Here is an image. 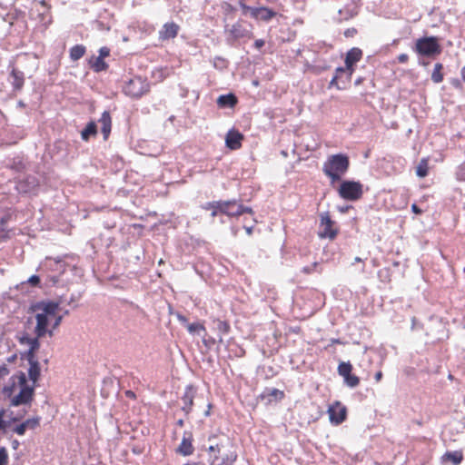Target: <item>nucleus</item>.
I'll list each match as a JSON object with an SVG mask.
<instances>
[{
    "label": "nucleus",
    "instance_id": "1a4fd4ad",
    "mask_svg": "<svg viewBox=\"0 0 465 465\" xmlns=\"http://www.w3.org/2000/svg\"><path fill=\"white\" fill-rule=\"evenodd\" d=\"M220 212L228 217H238L244 213L253 215L251 207L244 206L236 200L221 201Z\"/></svg>",
    "mask_w": 465,
    "mask_h": 465
},
{
    "label": "nucleus",
    "instance_id": "2eb2a0df",
    "mask_svg": "<svg viewBox=\"0 0 465 465\" xmlns=\"http://www.w3.org/2000/svg\"><path fill=\"white\" fill-rule=\"evenodd\" d=\"M179 30L180 26L176 23H165L162 29L159 31V39L162 42L173 39L178 35Z\"/></svg>",
    "mask_w": 465,
    "mask_h": 465
},
{
    "label": "nucleus",
    "instance_id": "79ce46f5",
    "mask_svg": "<svg viewBox=\"0 0 465 465\" xmlns=\"http://www.w3.org/2000/svg\"><path fill=\"white\" fill-rule=\"evenodd\" d=\"M110 50L107 47H101L99 50V55L97 57H102L104 60L105 57L109 56Z\"/></svg>",
    "mask_w": 465,
    "mask_h": 465
},
{
    "label": "nucleus",
    "instance_id": "4468645a",
    "mask_svg": "<svg viewBox=\"0 0 465 465\" xmlns=\"http://www.w3.org/2000/svg\"><path fill=\"white\" fill-rule=\"evenodd\" d=\"M244 136L239 131L232 129L225 137V144L231 150H239L242 147Z\"/></svg>",
    "mask_w": 465,
    "mask_h": 465
},
{
    "label": "nucleus",
    "instance_id": "473e14b6",
    "mask_svg": "<svg viewBox=\"0 0 465 465\" xmlns=\"http://www.w3.org/2000/svg\"><path fill=\"white\" fill-rule=\"evenodd\" d=\"M352 371V365L350 362H341L338 366V373L345 378L348 376Z\"/></svg>",
    "mask_w": 465,
    "mask_h": 465
},
{
    "label": "nucleus",
    "instance_id": "5fc2aeb1",
    "mask_svg": "<svg viewBox=\"0 0 465 465\" xmlns=\"http://www.w3.org/2000/svg\"><path fill=\"white\" fill-rule=\"evenodd\" d=\"M12 446H13V448H14L15 450H16V449L18 448V446H19V441H18L17 440H14L12 441Z\"/></svg>",
    "mask_w": 465,
    "mask_h": 465
},
{
    "label": "nucleus",
    "instance_id": "b1692460",
    "mask_svg": "<svg viewBox=\"0 0 465 465\" xmlns=\"http://www.w3.org/2000/svg\"><path fill=\"white\" fill-rule=\"evenodd\" d=\"M363 53L361 49L358 47H353L350 49L345 57V64H357L361 60Z\"/></svg>",
    "mask_w": 465,
    "mask_h": 465
},
{
    "label": "nucleus",
    "instance_id": "de8ad7c7",
    "mask_svg": "<svg viewBox=\"0 0 465 465\" xmlns=\"http://www.w3.org/2000/svg\"><path fill=\"white\" fill-rule=\"evenodd\" d=\"M411 211L415 213V214H421L423 213V211L421 209L419 208V206L416 204V203H413L411 205Z\"/></svg>",
    "mask_w": 465,
    "mask_h": 465
},
{
    "label": "nucleus",
    "instance_id": "58836bf2",
    "mask_svg": "<svg viewBox=\"0 0 465 465\" xmlns=\"http://www.w3.org/2000/svg\"><path fill=\"white\" fill-rule=\"evenodd\" d=\"M456 176L458 180L465 182V162L459 166Z\"/></svg>",
    "mask_w": 465,
    "mask_h": 465
},
{
    "label": "nucleus",
    "instance_id": "c9c22d12",
    "mask_svg": "<svg viewBox=\"0 0 465 465\" xmlns=\"http://www.w3.org/2000/svg\"><path fill=\"white\" fill-rule=\"evenodd\" d=\"M187 331L193 334L195 332L205 331V327L203 323L193 322L187 324Z\"/></svg>",
    "mask_w": 465,
    "mask_h": 465
},
{
    "label": "nucleus",
    "instance_id": "f3484780",
    "mask_svg": "<svg viewBox=\"0 0 465 465\" xmlns=\"http://www.w3.org/2000/svg\"><path fill=\"white\" fill-rule=\"evenodd\" d=\"M253 11L252 18L258 21L269 22L277 15L272 9L267 6L256 7Z\"/></svg>",
    "mask_w": 465,
    "mask_h": 465
},
{
    "label": "nucleus",
    "instance_id": "4be33fe9",
    "mask_svg": "<svg viewBox=\"0 0 465 465\" xmlns=\"http://www.w3.org/2000/svg\"><path fill=\"white\" fill-rule=\"evenodd\" d=\"M39 338L40 337H37L36 335H35V337L23 335L20 338V342L22 344H27L29 346L28 353L30 356H33L34 353L39 349V347H40Z\"/></svg>",
    "mask_w": 465,
    "mask_h": 465
},
{
    "label": "nucleus",
    "instance_id": "680f3d73",
    "mask_svg": "<svg viewBox=\"0 0 465 465\" xmlns=\"http://www.w3.org/2000/svg\"><path fill=\"white\" fill-rule=\"evenodd\" d=\"M212 439H215V436L209 438V440H212Z\"/></svg>",
    "mask_w": 465,
    "mask_h": 465
},
{
    "label": "nucleus",
    "instance_id": "e433bc0d",
    "mask_svg": "<svg viewBox=\"0 0 465 465\" xmlns=\"http://www.w3.org/2000/svg\"><path fill=\"white\" fill-rule=\"evenodd\" d=\"M39 375H40V371H39V367H38L37 363L32 364L29 369L30 379L34 382H35L36 380L38 379Z\"/></svg>",
    "mask_w": 465,
    "mask_h": 465
},
{
    "label": "nucleus",
    "instance_id": "e2e57ef3",
    "mask_svg": "<svg viewBox=\"0 0 465 465\" xmlns=\"http://www.w3.org/2000/svg\"><path fill=\"white\" fill-rule=\"evenodd\" d=\"M184 465H190V464L186 463V464H184Z\"/></svg>",
    "mask_w": 465,
    "mask_h": 465
},
{
    "label": "nucleus",
    "instance_id": "a18cd8bd",
    "mask_svg": "<svg viewBox=\"0 0 465 465\" xmlns=\"http://www.w3.org/2000/svg\"><path fill=\"white\" fill-rule=\"evenodd\" d=\"M398 62L401 64H405L409 61V55L407 54H401L397 57Z\"/></svg>",
    "mask_w": 465,
    "mask_h": 465
},
{
    "label": "nucleus",
    "instance_id": "9b49d317",
    "mask_svg": "<svg viewBox=\"0 0 465 465\" xmlns=\"http://www.w3.org/2000/svg\"><path fill=\"white\" fill-rule=\"evenodd\" d=\"M328 414L331 424L340 425L347 418V408L340 401H335L329 406Z\"/></svg>",
    "mask_w": 465,
    "mask_h": 465
},
{
    "label": "nucleus",
    "instance_id": "aec40b11",
    "mask_svg": "<svg viewBox=\"0 0 465 465\" xmlns=\"http://www.w3.org/2000/svg\"><path fill=\"white\" fill-rule=\"evenodd\" d=\"M194 451V447L193 446V437L191 434L188 437L183 436L178 449L177 452L183 456L192 455Z\"/></svg>",
    "mask_w": 465,
    "mask_h": 465
},
{
    "label": "nucleus",
    "instance_id": "c03bdc74",
    "mask_svg": "<svg viewBox=\"0 0 465 465\" xmlns=\"http://www.w3.org/2000/svg\"><path fill=\"white\" fill-rule=\"evenodd\" d=\"M8 374H9V369L7 368V366L5 364H2L0 366V380L4 379Z\"/></svg>",
    "mask_w": 465,
    "mask_h": 465
},
{
    "label": "nucleus",
    "instance_id": "49530a36",
    "mask_svg": "<svg viewBox=\"0 0 465 465\" xmlns=\"http://www.w3.org/2000/svg\"><path fill=\"white\" fill-rule=\"evenodd\" d=\"M264 45H265V42L262 39H257L254 42V47L257 49H261Z\"/></svg>",
    "mask_w": 465,
    "mask_h": 465
},
{
    "label": "nucleus",
    "instance_id": "6e6552de",
    "mask_svg": "<svg viewBox=\"0 0 465 465\" xmlns=\"http://www.w3.org/2000/svg\"><path fill=\"white\" fill-rule=\"evenodd\" d=\"M340 197L347 201H358L362 197L363 185L360 182L343 181L339 188Z\"/></svg>",
    "mask_w": 465,
    "mask_h": 465
},
{
    "label": "nucleus",
    "instance_id": "f704fd0d",
    "mask_svg": "<svg viewBox=\"0 0 465 465\" xmlns=\"http://www.w3.org/2000/svg\"><path fill=\"white\" fill-rule=\"evenodd\" d=\"M343 379L345 383L351 388L357 387L360 384L359 377L354 374H351V372Z\"/></svg>",
    "mask_w": 465,
    "mask_h": 465
},
{
    "label": "nucleus",
    "instance_id": "72a5a7b5",
    "mask_svg": "<svg viewBox=\"0 0 465 465\" xmlns=\"http://www.w3.org/2000/svg\"><path fill=\"white\" fill-rule=\"evenodd\" d=\"M216 328L223 335L228 334L231 331L230 323L227 321L216 320Z\"/></svg>",
    "mask_w": 465,
    "mask_h": 465
},
{
    "label": "nucleus",
    "instance_id": "13d9d810",
    "mask_svg": "<svg viewBox=\"0 0 465 465\" xmlns=\"http://www.w3.org/2000/svg\"><path fill=\"white\" fill-rule=\"evenodd\" d=\"M460 74H461L462 80L465 82V66L462 67Z\"/></svg>",
    "mask_w": 465,
    "mask_h": 465
},
{
    "label": "nucleus",
    "instance_id": "423d86ee",
    "mask_svg": "<svg viewBox=\"0 0 465 465\" xmlns=\"http://www.w3.org/2000/svg\"><path fill=\"white\" fill-rule=\"evenodd\" d=\"M149 91L150 84L141 76L130 78L123 86V93L133 99H139Z\"/></svg>",
    "mask_w": 465,
    "mask_h": 465
},
{
    "label": "nucleus",
    "instance_id": "5701e85b",
    "mask_svg": "<svg viewBox=\"0 0 465 465\" xmlns=\"http://www.w3.org/2000/svg\"><path fill=\"white\" fill-rule=\"evenodd\" d=\"M284 397V391L278 389H267L261 395V398L267 400L268 402H272V401H282Z\"/></svg>",
    "mask_w": 465,
    "mask_h": 465
},
{
    "label": "nucleus",
    "instance_id": "bb28decb",
    "mask_svg": "<svg viewBox=\"0 0 465 465\" xmlns=\"http://www.w3.org/2000/svg\"><path fill=\"white\" fill-rule=\"evenodd\" d=\"M443 460L452 462L453 465H459L463 460V453L461 450L446 452L443 456Z\"/></svg>",
    "mask_w": 465,
    "mask_h": 465
},
{
    "label": "nucleus",
    "instance_id": "603ef678",
    "mask_svg": "<svg viewBox=\"0 0 465 465\" xmlns=\"http://www.w3.org/2000/svg\"><path fill=\"white\" fill-rule=\"evenodd\" d=\"M354 33H356V30L354 28H352V29H348L347 31H345L344 35L346 36H351Z\"/></svg>",
    "mask_w": 465,
    "mask_h": 465
},
{
    "label": "nucleus",
    "instance_id": "412c9836",
    "mask_svg": "<svg viewBox=\"0 0 465 465\" xmlns=\"http://www.w3.org/2000/svg\"><path fill=\"white\" fill-rule=\"evenodd\" d=\"M237 103L238 99L236 95L232 93L222 94L217 98V105L220 108H233Z\"/></svg>",
    "mask_w": 465,
    "mask_h": 465
},
{
    "label": "nucleus",
    "instance_id": "4d7b16f0",
    "mask_svg": "<svg viewBox=\"0 0 465 465\" xmlns=\"http://www.w3.org/2000/svg\"><path fill=\"white\" fill-rule=\"evenodd\" d=\"M331 344H340L341 341L339 339H331Z\"/></svg>",
    "mask_w": 465,
    "mask_h": 465
},
{
    "label": "nucleus",
    "instance_id": "6e6d98bb",
    "mask_svg": "<svg viewBox=\"0 0 465 465\" xmlns=\"http://www.w3.org/2000/svg\"><path fill=\"white\" fill-rule=\"evenodd\" d=\"M226 10L229 12H232L234 11V7L230 4H226Z\"/></svg>",
    "mask_w": 465,
    "mask_h": 465
},
{
    "label": "nucleus",
    "instance_id": "f257e3e1",
    "mask_svg": "<svg viewBox=\"0 0 465 465\" xmlns=\"http://www.w3.org/2000/svg\"><path fill=\"white\" fill-rule=\"evenodd\" d=\"M36 312L35 334L44 337L48 334L53 336V331L62 322V315L59 314V303L55 302H40L34 306Z\"/></svg>",
    "mask_w": 465,
    "mask_h": 465
},
{
    "label": "nucleus",
    "instance_id": "20e7f679",
    "mask_svg": "<svg viewBox=\"0 0 465 465\" xmlns=\"http://www.w3.org/2000/svg\"><path fill=\"white\" fill-rule=\"evenodd\" d=\"M208 459L210 465H233L237 454L235 451L225 450L224 445L216 443L209 446Z\"/></svg>",
    "mask_w": 465,
    "mask_h": 465
},
{
    "label": "nucleus",
    "instance_id": "8fccbe9b",
    "mask_svg": "<svg viewBox=\"0 0 465 465\" xmlns=\"http://www.w3.org/2000/svg\"><path fill=\"white\" fill-rule=\"evenodd\" d=\"M244 230L248 235H251L252 233L253 225H251V226L244 225Z\"/></svg>",
    "mask_w": 465,
    "mask_h": 465
},
{
    "label": "nucleus",
    "instance_id": "09e8293b",
    "mask_svg": "<svg viewBox=\"0 0 465 465\" xmlns=\"http://www.w3.org/2000/svg\"><path fill=\"white\" fill-rule=\"evenodd\" d=\"M383 377V373L381 371H379L375 373L374 379L376 382H380Z\"/></svg>",
    "mask_w": 465,
    "mask_h": 465
},
{
    "label": "nucleus",
    "instance_id": "ea45409f",
    "mask_svg": "<svg viewBox=\"0 0 465 465\" xmlns=\"http://www.w3.org/2000/svg\"><path fill=\"white\" fill-rule=\"evenodd\" d=\"M8 462V454L5 447L0 448V465H6Z\"/></svg>",
    "mask_w": 465,
    "mask_h": 465
},
{
    "label": "nucleus",
    "instance_id": "6ab92c4d",
    "mask_svg": "<svg viewBox=\"0 0 465 465\" xmlns=\"http://www.w3.org/2000/svg\"><path fill=\"white\" fill-rule=\"evenodd\" d=\"M98 122L101 124V132L104 139L107 140L112 129V117L110 113L108 111H104Z\"/></svg>",
    "mask_w": 465,
    "mask_h": 465
},
{
    "label": "nucleus",
    "instance_id": "9d476101",
    "mask_svg": "<svg viewBox=\"0 0 465 465\" xmlns=\"http://www.w3.org/2000/svg\"><path fill=\"white\" fill-rule=\"evenodd\" d=\"M230 39L235 41L241 38L251 39L253 37L252 25L242 19H239L227 30Z\"/></svg>",
    "mask_w": 465,
    "mask_h": 465
},
{
    "label": "nucleus",
    "instance_id": "a878e982",
    "mask_svg": "<svg viewBox=\"0 0 465 465\" xmlns=\"http://www.w3.org/2000/svg\"><path fill=\"white\" fill-rule=\"evenodd\" d=\"M5 414H6V411L5 409H1L0 410V431L2 430H5L7 426H9L11 422H16V421L20 420L25 416V411H24L23 413H19L15 417H10V420L8 421H5L4 420Z\"/></svg>",
    "mask_w": 465,
    "mask_h": 465
},
{
    "label": "nucleus",
    "instance_id": "052dcab7",
    "mask_svg": "<svg viewBox=\"0 0 465 465\" xmlns=\"http://www.w3.org/2000/svg\"><path fill=\"white\" fill-rule=\"evenodd\" d=\"M355 262H362V260H361L360 257H356V258H355Z\"/></svg>",
    "mask_w": 465,
    "mask_h": 465
},
{
    "label": "nucleus",
    "instance_id": "864d4df0",
    "mask_svg": "<svg viewBox=\"0 0 465 465\" xmlns=\"http://www.w3.org/2000/svg\"><path fill=\"white\" fill-rule=\"evenodd\" d=\"M302 271H303L305 273L309 274V273H311V272L313 271V268H311V267H304V268L302 269Z\"/></svg>",
    "mask_w": 465,
    "mask_h": 465
},
{
    "label": "nucleus",
    "instance_id": "a19ab883",
    "mask_svg": "<svg viewBox=\"0 0 465 465\" xmlns=\"http://www.w3.org/2000/svg\"><path fill=\"white\" fill-rule=\"evenodd\" d=\"M8 231L5 228V223L0 222V241L6 240L8 238Z\"/></svg>",
    "mask_w": 465,
    "mask_h": 465
},
{
    "label": "nucleus",
    "instance_id": "4c0bfd02",
    "mask_svg": "<svg viewBox=\"0 0 465 465\" xmlns=\"http://www.w3.org/2000/svg\"><path fill=\"white\" fill-rule=\"evenodd\" d=\"M239 6L242 8L243 15H246L247 13H249L251 17L252 18V16H253L252 10H255L256 7L247 5L243 0L239 1Z\"/></svg>",
    "mask_w": 465,
    "mask_h": 465
},
{
    "label": "nucleus",
    "instance_id": "7c9ffc66",
    "mask_svg": "<svg viewBox=\"0 0 465 465\" xmlns=\"http://www.w3.org/2000/svg\"><path fill=\"white\" fill-rule=\"evenodd\" d=\"M86 52L85 47L83 45H76L70 49V58L73 61H77L82 58Z\"/></svg>",
    "mask_w": 465,
    "mask_h": 465
},
{
    "label": "nucleus",
    "instance_id": "a211bd4d",
    "mask_svg": "<svg viewBox=\"0 0 465 465\" xmlns=\"http://www.w3.org/2000/svg\"><path fill=\"white\" fill-rule=\"evenodd\" d=\"M10 83L14 91L22 90L25 84V74L22 71L13 67L10 72Z\"/></svg>",
    "mask_w": 465,
    "mask_h": 465
},
{
    "label": "nucleus",
    "instance_id": "c756f323",
    "mask_svg": "<svg viewBox=\"0 0 465 465\" xmlns=\"http://www.w3.org/2000/svg\"><path fill=\"white\" fill-rule=\"evenodd\" d=\"M429 173V158H422L416 167L417 176L423 178Z\"/></svg>",
    "mask_w": 465,
    "mask_h": 465
},
{
    "label": "nucleus",
    "instance_id": "ddd939ff",
    "mask_svg": "<svg viewBox=\"0 0 465 465\" xmlns=\"http://www.w3.org/2000/svg\"><path fill=\"white\" fill-rule=\"evenodd\" d=\"M355 64H345L344 67H338L335 70V74L332 77L330 84L331 85H336L338 89H341L342 87H340L338 85L339 79H341L343 74L346 75L345 82L350 83L351 79V75L355 71Z\"/></svg>",
    "mask_w": 465,
    "mask_h": 465
},
{
    "label": "nucleus",
    "instance_id": "f03ea898",
    "mask_svg": "<svg viewBox=\"0 0 465 465\" xmlns=\"http://www.w3.org/2000/svg\"><path fill=\"white\" fill-rule=\"evenodd\" d=\"M3 393L9 399L11 406L30 407L35 398V386L29 383L23 371H18L11 376L9 383L3 389Z\"/></svg>",
    "mask_w": 465,
    "mask_h": 465
},
{
    "label": "nucleus",
    "instance_id": "c85d7f7f",
    "mask_svg": "<svg viewBox=\"0 0 465 465\" xmlns=\"http://www.w3.org/2000/svg\"><path fill=\"white\" fill-rule=\"evenodd\" d=\"M442 70L443 64L441 63L435 64L433 71L431 73V80L433 83L440 84L443 81L444 75Z\"/></svg>",
    "mask_w": 465,
    "mask_h": 465
},
{
    "label": "nucleus",
    "instance_id": "7ed1b4c3",
    "mask_svg": "<svg viewBox=\"0 0 465 465\" xmlns=\"http://www.w3.org/2000/svg\"><path fill=\"white\" fill-rule=\"evenodd\" d=\"M350 167V160L346 154L330 155L322 166L323 173L334 183L341 179Z\"/></svg>",
    "mask_w": 465,
    "mask_h": 465
},
{
    "label": "nucleus",
    "instance_id": "37998d69",
    "mask_svg": "<svg viewBox=\"0 0 465 465\" xmlns=\"http://www.w3.org/2000/svg\"><path fill=\"white\" fill-rule=\"evenodd\" d=\"M27 282L32 286H37L40 283V278L37 275H32Z\"/></svg>",
    "mask_w": 465,
    "mask_h": 465
},
{
    "label": "nucleus",
    "instance_id": "dca6fc26",
    "mask_svg": "<svg viewBox=\"0 0 465 465\" xmlns=\"http://www.w3.org/2000/svg\"><path fill=\"white\" fill-rule=\"evenodd\" d=\"M194 397H195L194 387L193 385H188L184 390L183 395L182 396V401L183 403L182 410L186 414H188L192 411Z\"/></svg>",
    "mask_w": 465,
    "mask_h": 465
},
{
    "label": "nucleus",
    "instance_id": "f8f14e48",
    "mask_svg": "<svg viewBox=\"0 0 465 465\" xmlns=\"http://www.w3.org/2000/svg\"><path fill=\"white\" fill-rule=\"evenodd\" d=\"M40 422H41V417H39V416L32 417L29 419H26L25 420H24L23 422H21L15 426H14L11 429V430L19 436H23L25 434L27 430H34L36 428H38L40 426Z\"/></svg>",
    "mask_w": 465,
    "mask_h": 465
},
{
    "label": "nucleus",
    "instance_id": "39448f33",
    "mask_svg": "<svg viewBox=\"0 0 465 465\" xmlns=\"http://www.w3.org/2000/svg\"><path fill=\"white\" fill-rule=\"evenodd\" d=\"M414 52L420 56L435 57L441 54V45L436 36H424L415 42Z\"/></svg>",
    "mask_w": 465,
    "mask_h": 465
},
{
    "label": "nucleus",
    "instance_id": "3c124183",
    "mask_svg": "<svg viewBox=\"0 0 465 465\" xmlns=\"http://www.w3.org/2000/svg\"><path fill=\"white\" fill-rule=\"evenodd\" d=\"M177 319L182 323H186L187 322V318L185 316H183V315L178 314L177 315Z\"/></svg>",
    "mask_w": 465,
    "mask_h": 465
},
{
    "label": "nucleus",
    "instance_id": "0eeeda50",
    "mask_svg": "<svg viewBox=\"0 0 465 465\" xmlns=\"http://www.w3.org/2000/svg\"><path fill=\"white\" fill-rule=\"evenodd\" d=\"M340 232V228L336 222L331 220L328 212L320 214V224L318 231V237L320 239H328L333 241L336 239Z\"/></svg>",
    "mask_w": 465,
    "mask_h": 465
},
{
    "label": "nucleus",
    "instance_id": "bf43d9fd",
    "mask_svg": "<svg viewBox=\"0 0 465 465\" xmlns=\"http://www.w3.org/2000/svg\"><path fill=\"white\" fill-rule=\"evenodd\" d=\"M126 394H127L128 397H131V398H134L135 397V394L133 391H127Z\"/></svg>",
    "mask_w": 465,
    "mask_h": 465
},
{
    "label": "nucleus",
    "instance_id": "cd10ccee",
    "mask_svg": "<svg viewBox=\"0 0 465 465\" xmlns=\"http://www.w3.org/2000/svg\"><path fill=\"white\" fill-rule=\"evenodd\" d=\"M97 134V126L94 121L89 122L85 128L81 132V137L84 141H88L90 136H95Z\"/></svg>",
    "mask_w": 465,
    "mask_h": 465
},
{
    "label": "nucleus",
    "instance_id": "393cba45",
    "mask_svg": "<svg viewBox=\"0 0 465 465\" xmlns=\"http://www.w3.org/2000/svg\"><path fill=\"white\" fill-rule=\"evenodd\" d=\"M90 67L96 73L105 71L108 68V64L104 62L102 57L95 55L92 56L89 60Z\"/></svg>",
    "mask_w": 465,
    "mask_h": 465
},
{
    "label": "nucleus",
    "instance_id": "2f4dec72",
    "mask_svg": "<svg viewBox=\"0 0 465 465\" xmlns=\"http://www.w3.org/2000/svg\"><path fill=\"white\" fill-rule=\"evenodd\" d=\"M203 209L206 211H211V216L213 218L221 213V201L206 203L204 205H203Z\"/></svg>",
    "mask_w": 465,
    "mask_h": 465
}]
</instances>
